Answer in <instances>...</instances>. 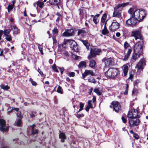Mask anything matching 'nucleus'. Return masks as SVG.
I'll return each mask as SVG.
<instances>
[{"label": "nucleus", "mask_w": 148, "mask_h": 148, "mask_svg": "<svg viewBox=\"0 0 148 148\" xmlns=\"http://www.w3.org/2000/svg\"><path fill=\"white\" fill-rule=\"evenodd\" d=\"M147 14V12L146 10L141 8L137 10L134 12L132 17H136L138 22H140L143 21Z\"/></svg>", "instance_id": "f257e3e1"}, {"label": "nucleus", "mask_w": 148, "mask_h": 148, "mask_svg": "<svg viewBox=\"0 0 148 148\" xmlns=\"http://www.w3.org/2000/svg\"><path fill=\"white\" fill-rule=\"evenodd\" d=\"M129 2L119 4L114 7L112 17L120 18L121 16V11L123 8L129 4Z\"/></svg>", "instance_id": "f03ea898"}, {"label": "nucleus", "mask_w": 148, "mask_h": 148, "mask_svg": "<svg viewBox=\"0 0 148 148\" xmlns=\"http://www.w3.org/2000/svg\"><path fill=\"white\" fill-rule=\"evenodd\" d=\"M119 74V71L116 68H110L105 72V76L107 78L115 79L116 76Z\"/></svg>", "instance_id": "7ed1b4c3"}, {"label": "nucleus", "mask_w": 148, "mask_h": 148, "mask_svg": "<svg viewBox=\"0 0 148 148\" xmlns=\"http://www.w3.org/2000/svg\"><path fill=\"white\" fill-rule=\"evenodd\" d=\"M143 47L141 42L138 41L136 43L133 48V52L137 53L139 56H140L143 54Z\"/></svg>", "instance_id": "20e7f679"}, {"label": "nucleus", "mask_w": 148, "mask_h": 148, "mask_svg": "<svg viewBox=\"0 0 148 148\" xmlns=\"http://www.w3.org/2000/svg\"><path fill=\"white\" fill-rule=\"evenodd\" d=\"M133 16V14L131 15L130 18L126 21L125 23L127 26L133 27L136 25L138 21L135 17H132Z\"/></svg>", "instance_id": "39448f33"}, {"label": "nucleus", "mask_w": 148, "mask_h": 148, "mask_svg": "<svg viewBox=\"0 0 148 148\" xmlns=\"http://www.w3.org/2000/svg\"><path fill=\"white\" fill-rule=\"evenodd\" d=\"M101 52L100 49L94 47L91 48L90 53L88 57V59H90L95 57L96 55H99Z\"/></svg>", "instance_id": "423d86ee"}, {"label": "nucleus", "mask_w": 148, "mask_h": 148, "mask_svg": "<svg viewBox=\"0 0 148 148\" xmlns=\"http://www.w3.org/2000/svg\"><path fill=\"white\" fill-rule=\"evenodd\" d=\"M67 41L71 49L74 51L78 52V49L76 42L74 40L71 39H67Z\"/></svg>", "instance_id": "0eeeda50"}, {"label": "nucleus", "mask_w": 148, "mask_h": 148, "mask_svg": "<svg viewBox=\"0 0 148 148\" xmlns=\"http://www.w3.org/2000/svg\"><path fill=\"white\" fill-rule=\"evenodd\" d=\"M120 27V24L116 20H113L111 25L109 27V29L111 32H114L117 30Z\"/></svg>", "instance_id": "6e6552de"}, {"label": "nucleus", "mask_w": 148, "mask_h": 148, "mask_svg": "<svg viewBox=\"0 0 148 148\" xmlns=\"http://www.w3.org/2000/svg\"><path fill=\"white\" fill-rule=\"evenodd\" d=\"M102 61L104 62L105 67L112 66L114 64L113 59L110 57L109 58H105L102 60Z\"/></svg>", "instance_id": "1a4fd4ad"}, {"label": "nucleus", "mask_w": 148, "mask_h": 148, "mask_svg": "<svg viewBox=\"0 0 148 148\" xmlns=\"http://www.w3.org/2000/svg\"><path fill=\"white\" fill-rule=\"evenodd\" d=\"M131 35L132 36L135 37V40H136L138 39L143 40L141 36V32L140 30H135L131 32Z\"/></svg>", "instance_id": "9d476101"}, {"label": "nucleus", "mask_w": 148, "mask_h": 148, "mask_svg": "<svg viewBox=\"0 0 148 148\" xmlns=\"http://www.w3.org/2000/svg\"><path fill=\"white\" fill-rule=\"evenodd\" d=\"M111 108H113L114 110L118 112L120 110L121 106L119 103L117 101H113L110 106Z\"/></svg>", "instance_id": "9b49d317"}, {"label": "nucleus", "mask_w": 148, "mask_h": 148, "mask_svg": "<svg viewBox=\"0 0 148 148\" xmlns=\"http://www.w3.org/2000/svg\"><path fill=\"white\" fill-rule=\"evenodd\" d=\"M89 75H90L91 76H94L95 75L93 70L86 69L84 73H82V78L84 79L86 76Z\"/></svg>", "instance_id": "f8f14e48"}, {"label": "nucleus", "mask_w": 148, "mask_h": 148, "mask_svg": "<svg viewBox=\"0 0 148 148\" xmlns=\"http://www.w3.org/2000/svg\"><path fill=\"white\" fill-rule=\"evenodd\" d=\"M5 120L3 119H0V130L2 132H7L8 130V127H6L4 128L5 126Z\"/></svg>", "instance_id": "ddd939ff"}, {"label": "nucleus", "mask_w": 148, "mask_h": 148, "mask_svg": "<svg viewBox=\"0 0 148 148\" xmlns=\"http://www.w3.org/2000/svg\"><path fill=\"white\" fill-rule=\"evenodd\" d=\"M146 64L145 61L144 60H140L136 66V68L138 69V70H141L143 71L144 69V66Z\"/></svg>", "instance_id": "4468645a"}, {"label": "nucleus", "mask_w": 148, "mask_h": 148, "mask_svg": "<svg viewBox=\"0 0 148 148\" xmlns=\"http://www.w3.org/2000/svg\"><path fill=\"white\" fill-rule=\"evenodd\" d=\"M140 120L138 119H130L129 120V124L130 127L138 125L140 123Z\"/></svg>", "instance_id": "2eb2a0df"}, {"label": "nucleus", "mask_w": 148, "mask_h": 148, "mask_svg": "<svg viewBox=\"0 0 148 148\" xmlns=\"http://www.w3.org/2000/svg\"><path fill=\"white\" fill-rule=\"evenodd\" d=\"M23 68L22 66L21 65H17L16 68L14 71V73L16 74L17 75H20L21 74V73L22 72Z\"/></svg>", "instance_id": "dca6fc26"}, {"label": "nucleus", "mask_w": 148, "mask_h": 148, "mask_svg": "<svg viewBox=\"0 0 148 148\" xmlns=\"http://www.w3.org/2000/svg\"><path fill=\"white\" fill-rule=\"evenodd\" d=\"M60 0H49V3L51 5H57L59 8V5L60 4Z\"/></svg>", "instance_id": "f3484780"}, {"label": "nucleus", "mask_w": 148, "mask_h": 148, "mask_svg": "<svg viewBox=\"0 0 148 148\" xmlns=\"http://www.w3.org/2000/svg\"><path fill=\"white\" fill-rule=\"evenodd\" d=\"M132 51V50L131 48L128 50L126 55H125L124 59H123L124 61H126L129 58V56Z\"/></svg>", "instance_id": "a211bd4d"}, {"label": "nucleus", "mask_w": 148, "mask_h": 148, "mask_svg": "<svg viewBox=\"0 0 148 148\" xmlns=\"http://www.w3.org/2000/svg\"><path fill=\"white\" fill-rule=\"evenodd\" d=\"M107 20L106 21L104 24V26L103 29L102 30V34L103 35H106L109 33V31L107 29L106 27V24Z\"/></svg>", "instance_id": "6ab92c4d"}, {"label": "nucleus", "mask_w": 148, "mask_h": 148, "mask_svg": "<svg viewBox=\"0 0 148 148\" xmlns=\"http://www.w3.org/2000/svg\"><path fill=\"white\" fill-rule=\"evenodd\" d=\"M9 28V29H5L3 31V34H4L5 36L11 35L10 34V32L12 30V26H11Z\"/></svg>", "instance_id": "aec40b11"}, {"label": "nucleus", "mask_w": 148, "mask_h": 148, "mask_svg": "<svg viewBox=\"0 0 148 148\" xmlns=\"http://www.w3.org/2000/svg\"><path fill=\"white\" fill-rule=\"evenodd\" d=\"M132 110L133 115L134 119L137 117L139 118L140 117L139 115H138V112L137 110L134 109H132Z\"/></svg>", "instance_id": "412c9836"}, {"label": "nucleus", "mask_w": 148, "mask_h": 148, "mask_svg": "<svg viewBox=\"0 0 148 148\" xmlns=\"http://www.w3.org/2000/svg\"><path fill=\"white\" fill-rule=\"evenodd\" d=\"M78 67L80 69L83 68H86V62L84 61H82L80 62L78 65Z\"/></svg>", "instance_id": "4be33fe9"}, {"label": "nucleus", "mask_w": 148, "mask_h": 148, "mask_svg": "<svg viewBox=\"0 0 148 148\" xmlns=\"http://www.w3.org/2000/svg\"><path fill=\"white\" fill-rule=\"evenodd\" d=\"M81 41L82 42L84 45L86 46L87 50H89L90 44L89 43L88 40H81Z\"/></svg>", "instance_id": "5701e85b"}, {"label": "nucleus", "mask_w": 148, "mask_h": 148, "mask_svg": "<svg viewBox=\"0 0 148 148\" xmlns=\"http://www.w3.org/2000/svg\"><path fill=\"white\" fill-rule=\"evenodd\" d=\"M96 64V62L93 59H90L89 61V66L92 68L95 67Z\"/></svg>", "instance_id": "b1692460"}, {"label": "nucleus", "mask_w": 148, "mask_h": 148, "mask_svg": "<svg viewBox=\"0 0 148 148\" xmlns=\"http://www.w3.org/2000/svg\"><path fill=\"white\" fill-rule=\"evenodd\" d=\"M78 32L77 33V35L78 36L81 34V36L84 37V36L83 34H85L86 33V32L85 30H83L82 29H79L77 30Z\"/></svg>", "instance_id": "393cba45"}, {"label": "nucleus", "mask_w": 148, "mask_h": 148, "mask_svg": "<svg viewBox=\"0 0 148 148\" xmlns=\"http://www.w3.org/2000/svg\"><path fill=\"white\" fill-rule=\"evenodd\" d=\"M13 34H14L17 35L20 32V30L16 26H13Z\"/></svg>", "instance_id": "a878e982"}, {"label": "nucleus", "mask_w": 148, "mask_h": 148, "mask_svg": "<svg viewBox=\"0 0 148 148\" xmlns=\"http://www.w3.org/2000/svg\"><path fill=\"white\" fill-rule=\"evenodd\" d=\"M59 137L61 138V141L62 142H64V139H66V136L64 134L60 133L59 135Z\"/></svg>", "instance_id": "bb28decb"}, {"label": "nucleus", "mask_w": 148, "mask_h": 148, "mask_svg": "<svg viewBox=\"0 0 148 148\" xmlns=\"http://www.w3.org/2000/svg\"><path fill=\"white\" fill-rule=\"evenodd\" d=\"M124 68L123 69V72L124 73V76H125L127 75L128 71V66L127 65H125L123 66Z\"/></svg>", "instance_id": "cd10ccee"}, {"label": "nucleus", "mask_w": 148, "mask_h": 148, "mask_svg": "<svg viewBox=\"0 0 148 148\" xmlns=\"http://www.w3.org/2000/svg\"><path fill=\"white\" fill-rule=\"evenodd\" d=\"M59 33V30L56 26L52 30V34L53 36H56L58 35Z\"/></svg>", "instance_id": "c85d7f7f"}, {"label": "nucleus", "mask_w": 148, "mask_h": 148, "mask_svg": "<svg viewBox=\"0 0 148 148\" xmlns=\"http://www.w3.org/2000/svg\"><path fill=\"white\" fill-rule=\"evenodd\" d=\"M140 56H138V55L137 53H133L132 57L131 58V60L133 59L134 61H136L137 59L138 58L140 57Z\"/></svg>", "instance_id": "c756f323"}, {"label": "nucleus", "mask_w": 148, "mask_h": 148, "mask_svg": "<svg viewBox=\"0 0 148 148\" xmlns=\"http://www.w3.org/2000/svg\"><path fill=\"white\" fill-rule=\"evenodd\" d=\"M0 86L1 89L4 90H7L10 89V87L8 85L5 86L3 84H1Z\"/></svg>", "instance_id": "7c9ffc66"}, {"label": "nucleus", "mask_w": 148, "mask_h": 148, "mask_svg": "<svg viewBox=\"0 0 148 148\" xmlns=\"http://www.w3.org/2000/svg\"><path fill=\"white\" fill-rule=\"evenodd\" d=\"M72 36V34L70 33L68 31L64 32L62 34V36L64 37L69 36Z\"/></svg>", "instance_id": "2f4dec72"}, {"label": "nucleus", "mask_w": 148, "mask_h": 148, "mask_svg": "<svg viewBox=\"0 0 148 148\" xmlns=\"http://www.w3.org/2000/svg\"><path fill=\"white\" fill-rule=\"evenodd\" d=\"M107 16V14L106 13H104L103 15L102 16L101 19V21L102 23H104L106 22V21H105L106 20V18Z\"/></svg>", "instance_id": "473e14b6"}, {"label": "nucleus", "mask_w": 148, "mask_h": 148, "mask_svg": "<svg viewBox=\"0 0 148 148\" xmlns=\"http://www.w3.org/2000/svg\"><path fill=\"white\" fill-rule=\"evenodd\" d=\"M5 36V39L6 40H7V41L10 42L11 43H13V42H12L11 41L12 40V37L11 35H7Z\"/></svg>", "instance_id": "72a5a7b5"}, {"label": "nucleus", "mask_w": 148, "mask_h": 148, "mask_svg": "<svg viewBox=\"0 0 148 148\" xmlns=\"http://www.w3.org/2000/svg\"><path fill=\"white\" fill-rule=\"evenodd\" d=\"M127 116L128 118L131 119L133 118V115L132 109L128 112Z\"/></svg>", "instance_id": "f704fd0d"}, {"label": "nucleus", "mask_w": 148, "mask_h": 148, "mask_svg": "<svg viewBox=\"0 0 148 148\" xmlns=\"http://www.w3.org/2000/svg\"><path fill=\"white\" fill-rule=\"evenodd\" d=\"M62 54L66 58L69 57V53L68 52L66 51H63V52H62Z\"/></svg>", "instance_id": "c9c22d12"}, {"label": "nucleus", "mask_w": 148, "mask_h": 148, "mask_svg": "<svg viewBox=\"0 0 148 148\" xmlns=\"http://www.w3.org/2000/svg\"><path fill=\"white\" fill-rule=\"evenodd\" d=\"M79 14L80 16L83 17L84 14V10L83 9V8H80L79 9Z\"/></svg>", "instance_id": "e433bc0d"}, {"label": "nucleus", "mask_w": 148, "mask_h": 148, "mask_svg": "<svg viewBox=\"0 0 148 148\" xmlns=\"http://www.w3.org/2000/svg\"><path fill=\"white\" fill-rule=\"evenodd\" d=\"M36 4L37 5L38 7H39L40 8H43V5H44V3L42 2L38 1L36 2Z\"/></svg>", "instance_id": "4c0bfd02"}, {"label": "nucleus", "mask_w": 148, "mask_h": 148, "mask_svg": "<svg viewBox=\"0 0 148 148\" xmlns=\"http://www.w3.org/2000/svg\"><path fill=\"white\" fill-rule=\"evenodd\" d=\"M88 81L89 82L91 83H95L96 81L95 79L93 77H90L88 79Z\"/></svg>", "instance_id": "58836bf2"}, {"label": "nucleus", "mask_w": 148, "mask_h": 148, "mask_svg": "<svg viewBox=\"0 0 148 148\" xmlns=\"http://www.w3.org/2000/svg\"><path fill=\"white\" fill-rule=\"evenodd\" d=\"M68 44L67 39H64V40L63 43L62 44V47L64 48H66V45Z\"/></svg>", "instance_id": "ea45409f"}, {"label": "nucleus", "mask_w": 148, "mask_h": 148, "mask_svg": "<svg viewBox=\"0 0 148 148\" xmlns=\"http://www.w3.org/2000/svg\"><path fill=\"white\" fill-rule=\"evenodd\" d=\"M130 47V44L127 42L125 41L124 44V50L125 51L127 49V47Z\"/></svg>", "instance_id": "a19ab883"}, {"label": "nucleus", "mask_w": 148, "mask_h": 148, "mask_svg": "<svg viewBox=\"0 0 148 148\" xmlns=\"http://www.w3.org/2000/svg\"><path fill=\"white\" fill-rule=\"evenodd\" d=\"M38 48L39 50L40 51L41 55H43L44 53L43 52L42 49L43 47L42 46L40 45H38Z\"/></svg>", "instance_id": "79ce46f5"}, {"label": "nucleus", "mask_w": 148, "mask_h": 148, "mask_svg": "<svg viewBox=\"0 0 148 148\" xmlns=\"http://www.w3.org/2000/svg\"><path fill=\"white\" fill-rule=\"evenodd\" d=\"M29 81L31 82L32 85L33 86H36L37 85V83L35 82L31 78H29Z\"/></svg>", "instance_id": "37998d69"}, {"label": "nucleus", "mask_w": 148, "mask_h": 148, "mask_svg": "<svg viewBox=\"0 0 148 148\" xmlns=\"http://www.w3.org/2000/svg\"><path fill=\"white\" fill-rule=\"evenodd\" d=\"M16 125L18 126H21L22 122L20 119H18L16 122Z\"/></svg>", "instance_id": "c03bdc74"}, {"label": "nucleus", "mask_w": 148, "mask_h": 148, "mask_svg": "<svg viewBox=\"0 0 148 148\" xmlns=\"http://www.w3.org/2000/svg\"><path fill=\"white\" fill-rule=\"evenodd\" d=\"M52 68L53 70L55 72L58 73L59 72V71L56 68V66L55 64H54L52 66Z\"/></svg>", "instance_id": "a18cd8bd"}, {"label": "nucleus", "mask_w": 148, "mask_h": 148, "mask_svg": "<svg viewBox=\"0 0 148 148\" xmlns=\"http://www.w3.org/2000/svg\"><path fill=\"white\" fill-rule=\"evenodd\" d=\"M14 7V6L12 5H9L7 7L8 11L9 12L12 10L13 9Z\"/></svg>", "instance_id": "49530a36"}, {"label": "nucleus", "mask_w": 148, "mask_h": 148, "mask_svg": "<svg viewBox=\"0 0 148 148\" xmlns=\"http://www.w3.org/2000/svg\"><path fill=\"white\" fill-rule=\"evenodd\" d=\"M140 82V80L139 79H137L134 82V87L136 86L137 87L138 84Z\"/></svg>", "instance_id": "de8ad7c7"}, {"label": "nucleus", "mask_w": 148, "mask_h": 148, "mask_svg": "<svg viewBox=\"0 0 148 148\" xmlns=\"http://www.w3.org/2000/svg\"><path fill=\"white\" fill-rule=\"evenodd\" d=\"M12 65H10L8 67L9 69L8 70H7V72L10 73H12L13 71H14V70L13 69L10 68V67Z\"/></svg>", "instance_id": "09e8293b"}, {"label": "nucleus", "mask_w": 148, "mask_h": 148, "mask_svg": "<svg viewBox=\"0 0 148 148\" xmlns=\"http://www.w3.org/2000/svg\"><path fill=\"white\" fill-rule=\"evenodd\" d=\"M38 130L36 129H34L33 127L32 128V134H35L38 133Z\"/></svg>", "instance_id": "8fccbe9b"}, {"label": "nucleus", "mask_w": 148, "mask_h": 148, "mask_svg": "<svg viewBox=\"0 0 148 148\" xmlns=\"http://www.w3.org/2000/svg\"><path fill=\"white\" fill-rule=\"evenodd\" d=\"M92 101L91 100H89L88 101V106L90 107L91 108H93L92 104Z\"/></svg>", "instance_id": "3c124183"}, {"label": "nucleus", "mask_w": 148, "mask_h": 148, "mask_svg": "<svg viewBox=\"0 0 148 148\" xmlns=\"http://www.w3.org/2000/svg\"><path fill=\"white\" fill-rule=\"evenodd\" d=\"M52 39L53 40V44H56L57 43V41L56 39V36H53L52 37Z\"/></svg>", "instance_id": "603ef678"}, {"label": "nucleus", "mask_w": 148, "mask_h": 148, "mask_svg": "<svg viewBox=\"0 0 148 148\" xmlns=\"http://www.w3.org/2000/svg\"><path fill=\"white\" fill-rule=\"evenodd\" d=\"M79 106H80V109L78 111V112L81 111L83 109V108L84 106V105L83 103H81L79 104Z\"/></svg>", "instance_id": "864d4df0"}, {"label": "nucleus", "mask_w": 148, "mask_h": 148, "mask_svg": "<svg viewBox=\"0 0 148 148\" xmlns=\"http://www.w3.org/2000/svg\"><path fill=\"white\" fill-rule=\"evenodd\" d=\"M58 69L60 70L61 73L62 74H63V73L64 71L65 70L64 68L63 67H58Z\"/></svg>", "instance_id": "5fc2aeb1"}, {"label": "nucleus", "mask_w": 148, "mask_h": 148, "mask_svg": "<svg viewBox=\"0 0 148 148\" xmlns=\"http://www.w3.org/2000/svg\"><path fill=\"white\" fill-rule=\"evenodd\" d=\"M133 10L134 9L133 8H131L128 11V13L130 14L131 15H132V14H133Z\"/></svg>", "instance_id": "6e6d98bb"}, {"label": "nucleus", "mask_w": 148, "mask_h": 148, "mask_svg": "<svg viewBox=\"0 0 148 148\" xmlns=\"http://www.w3.org/2000/svg\"><path fill=\"white\" fill-rule=\"evenodd\" d=\"M62 89L61 87L60 86H59L57 90V92H62Z\"/></svg>", "instance_id": "4d7b16f0"}, {"label": "nucleus", "mask_w": 148, "mask_h": 148, "mask_svg": "<svg viewBox=\"0 0 148 148\" xmlns=\"http://www.w3.org/2000/svg\"><path fill=\"white\" fill-rule=\"evenodd\" d=\"M37 71L40 74V75L42 77H43L44 76V74L43 72L41 71V70L39 68H38Z\"/></svg>", "instance_id": "13d9d810"}, {"label": "nucleus", "mask_w": 148, "mask_h": 148, "mask_svg": "<svg viewBox=\"0 0 148 148\" xmlns=\"http://www.w3.org/2000/svg\"><path fill=\"white\" fill-rule=\"evenodd\" d=\"M97 18H96L95 17H94V18H93V19H92L94 23L95 24H97L98 22V21H97Z\"/></svg>", "instance_id": "bf43d9fd"}, {"label": "nucleus", "mask_w": 148, "mask_h": 148, "mask_svg": "<svg viewBox=\"0 0 148 148\" xmlns=\"http://www.w3.org/2000/svg\"><path fill=\"white\" fill-rule=\"evenodd\" d=\"M69 76L70 77H73L75 76V73L73 72H71L69 74Z\"/></svg>", "instance_id": "052dcab7"}, {"label": "nucleus", "mask_w": 148, "mask_h": 148, "mask_svg": "<svg viewBox=\"0 0 148 148\" xmlns=\"http://www.w3.org/2000/svg\"><path fill=\"white\" fill-rule=\"evenodd\" d=\"M17 116L18 117H19L21 118H23V116L21 114V113L20 112H18L17 114Z\"/></svg>", "instance_id": "680f3d73"}, {"label": "nucleus", "mask_w": 148, "mask_h": 148, "mask_svg": "<svg viewBox=\"0 0 148 148\" xmlns=\"http://www.w3.org/2000/svg\"><path fill=\"white\" fill-rule=\"evenodd\" d=\"M66 30L68 31V32H69V33H71L72 34V36L73 35V33H74V30L72 29H67Z\"/></svg>", "instance_id": "e2e57ef3"}, {"label": "nucleus", "mask_w": 148, "mask_h": 148, "mask_svg": "<svg viewBox=\"0 0 148 148\" xmlns=\"http://www.w3.org/2000/svg\"><path fill=\"white\" fill-rule=\"evenodd\" d=\"M98 89L99 90V92H104L103 89L102 87H99L98 88Z\"/></svg>", "instance_id": "0e129e2a"}, {"label": "nucleus", "mask_w": 148, "mask_h": 148, "mask_svg": "<svg viewBox=\"0 0 148 148\" xmlns=\"http://www.w3.org/2000/svg\"><path fill=\"white\" fill-rule=\"evenodd\" d=\"M56 15L58 17H63L62 14H61L59 12H57L56 14Z\"/></svg>", "instance_id": "69168bd1"}, {"label": "nucleus", "mask_w": 148, "mask_h": 148, "mask_svg": "<svg viewBox=\"0 0 148 148\" xmlns=\"http://www.w3.org/2000/svg\"><path fill=\"white\" fill-rule=\"evenodd\" d=\"M93 91L95 92H99L98 88H95Z\"/></svg>", "instance_id": "338daca9"}, {"label": "nucleus", "mask_w": 148, "mask_h": 148, "mask_svg": "<svg viewBox=\"0 0 148 148\" xmlns=\"http://www.w3.org/2000/svg\"><path fill=\"white\" fill-rule=\"evenodd\" d=\"M121 119L123 122L124 123H125L126 122L127 120L123 116H122Z\"/></svg>", "instance_id": "774afa93"}]
</instances>
